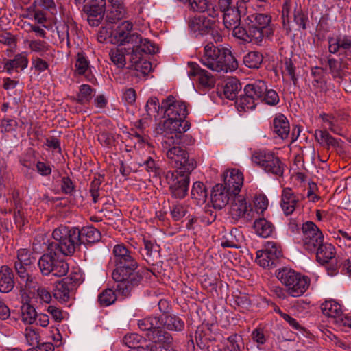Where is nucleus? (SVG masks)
<instances>
[{"mask_svg": "<svg viewBox=\"0 0 351 351\" xmlns=\"http://www.w3.org/2000/svg\"><path fill=\"white\" fill-rule=\"evenodd\" d=\"M111 261L114 265L112 277L117 282L116 291L123 296H128L143 280L142 275L137 271L136 255L123 243L117 244L112 250Z\"/></svg>", "mask_w": 351, "mask_h": 351, "instance_id": "f257e3e1", "label": "nucleus"}, {"mask_svg": "<svg viewBox=\"0 0 351 351\" xmlns=\"http://www.w3.org/2000/svg\"><path fill=\"white\" fill-rule=\"evenodd\" d=\"M52 237L54 241L48 244L47 252L40 256L38 265L43 276L51 274L55 276L62 277L68 273L69 269L64 256L73 254V248L66 244L64 239L56 238L55 230Z\"/></svg>", "mask_w": 351, "mask_h": 351, "instance_id": "f03ea898", "label": "nucleus"}, {"mask_svg": "<svg viewBox=\"0 0 351 351\" xmlns=\"http://www.w3.org/2000/svg\"><path fill=\"white\" fill-rule=\"evenodd\" d=\"M161 108L167 119L157 125L154 130L155 134H180L190 128L191 123L186 120L188 110L184 102L169 95L162 101Z\"/></svg>", "mask_w": 351, "mask_h": 351, "instance_id": "7ed1b4c3", "label": "nucleus"}, {"mask_svg": "<svg viewBox=\"0 0 351 351\" xmlns=\"http://www.w3.org/2000/svg\"><path fill=\"white\" fill-rule=\"evenodd\" d=\"M184 133L166 135L165 134H155L162 137V145L166 150V156L169 164L184 172H192L197 167V162L193 158H190L186 149L180 146Z\"/></svg>", "mask_w": 351, "mask_h": 351, "instance_id": "20e7f679", "label": "nucleus"}, {"mask_svg": "<svg viewBox=\"0 0 351 351\" xmlns=\"http://www.w3.org/2000/svg\"><path fill=\"white\" fill-rule=\"evenodd\" d=\"M200 62L215 72L228 73L238 68V62L229 49L215 46L212 43L204 46Z\"/></svg>", "mask_w": 351, "mask_h": 351, "instance_id": "39448f33", "label": "nucleus"}, {"mask_svg": "<svg viewBox=\"0 0 351 351\" xmlns=\"http://www.w3.org/2000/svg\"><path fill=\"white\" fill-rule=\"evenodd\" d=\"M55 234L58 239H64L66 244L73 248V253L81 244L95 243L101 238L100 232L93 226L83 227L80 230L60 226L55 229Z\"/></svg>", "mask_w": 351, "mask_h": 351, "instance_id": "423d86ee", "label": "nucleus"}, {"mask_svg": "<svg viewBox=\"0 0 351 351\" xmlns=\"http://www.w3.org/2000/svg\"><path fill=\"white\" fill-rule=\"evenodd\" d=\"M133 24L128 21H123L114 32L111 33L110 42L120 45H128V47L134 49L142 47L145 41L138 33L132 32Z\"/></svg>", "mask_w": 351, "mask_h": 351, "instance_id": "0eeeda50", "label": "nucleus"}, {"mask_svg": "<svg viewBox=\"0 0 351 351\" xmlns=\"http://www.w3.org/2000/svg\"><path fill=\"white\" fill-rule=\"evenodd\" d=\"M271 21V17L266 14L256 13L247 17L245 23L249 25V34L255 43H258L264 37H269L274 34Z\"/></svg>", "mask_w": 351, "mask_h": 351, "instance_id": "6e6552de", "label": "nucleus"}, {"mask_svg": "<svg viewBox=\"0 0 351 351\" xmlns=\"http://www.w3.org/2000/svg\"><path fill=\"white\" fill-rule=\"evenodd\" d=\"M158 50V48L154 43L150 40L144 42L142 47L135 48L130 51L128 67L134 69L143 75H147L152 71V64L143 58V55L155 53Z\"/></svg>", "mask_w": 351, "mask_h": 351, "instance_id": "1a4fd4ad", "label": "nucleus"}, {"mask_svg": "<svg viewBox=\"0 0 351 351\" xmlns=\"http://www.w3.org/2000/svg\"><path fill=\"white\" fill-rule=\"evenodd\" d=\"M252 160L265 172L278 176H282L284 172V165L275 154L268 150H258L253 153Z\"/></svg>", "mask_w": 351, "mask_h": 351, "instance_id": "9d476101", "label": "nucleus"}, {"mask_svg": "<svg viewBox=\"0 0 351 351\" xmlns=\"http://www.w3.org/2000/svg\"><path fill=\"white\" fill-rule=\"evenodd\" d=\"M191 173V172H184L181 170L167 172L165 179L173 197L183 199L186 197L189 190Z\"/></svg>", "mask_w": 351, "mask_h": 351, "instance_id": "9b49d317", "label": "nucleus"}, {"mask_svg": "<svg viewBox=\"0 0 351 351\" xmlns=\"http://www.w3.org/2000/svg\"><path fill=\"white\" fill-rule=\"evenodd\" d=\"M301 244L308 253L315 252L324 242V234L318 226L313 221H306L301 227Z\"/></svg>", "mask_w": 351, "mask_h": 351, "instance_id": "f8f14e48", "label": "nucleus"}, {"mask_svg": "<svg viewBox=\"0 0 351 351\" xmlns=\"http://www.w3.org/2000/svg\"><path fill=\"white\" fill-rule=\"evenodd\" d=\"M16 259L14 268L21 279V283H24L25 288H29L32 282L29 269L36 263V258L30 251L22 248L17 251Z\"/></svg>", "mask_w": 351, "mask_h": 351, "instance_id": "ddd939ff", "label": "nucleus"}, {"mask_svg": "<svg viewBox=\"0 0 351 351\" xmlns=\"http://www.w3.org/2000/svg\"><path fill=\"white\" fill-rule=\"evenodd\" d=\"M147 337L151 342L147 346L151 351H178L172 335L162 327L147 334Z\"/></svg>", "mask_w": 351, "mask_h": 351, "instance_id": "4468645a", "label": "nucleus"}, {"mask_svg": "<svg viewBox=\"0 0 351 351\" xmlns=\"http://www.w3.org/2000/svg\"><path fill=\"white\" fill-rule=\"evenodd\" d=\"M229 214L234 222L239 220L249 222L253 219L254 211L250 203L247 202L245 197L237 195L233 199Z\"/></svg>", "mask_w": 351, "mask_h": 351, "instance_id": "2eb2a0df", "label": "nucleus"}, {"mask_svg": "<svg viewBox=\"0 0 351 351\" xmlns=\"http://www.w3.org/2000/svg\"><path fill=\"white\" fill-rule=\"evenodd\" d=\"M328 51L337 54L341 60H351V35L338 34L335 37H329Z\"/></svg>", "mask_w": 351, "mask_h": 351, "instance_id": "dca6fc26", "label": "nucleus"}, {"mask_svg": "<svg viewBox=\"0 0 351 351\" xmlns=\"http://www.w3.org/2000/svg\"><path fill=\"white\" fill-rule=\"evenodd\" d=\"M282 252L277 245L268 242L263 250L257 251L256 262L263 268L270 269L276 266Z\"/></svg>", "mask_w": 351, "mask_h": 351, "instance_id": "f3484780", "label": "nucleus"}, {"mask_svg": "<svg viewBox=\"0 0 351 351\" xmlns=\"http://www.w3.org/2000/svg\"><path fill=\"white\" fill-rule=\"evenodd\" d=\"M219 10L223 13V23L226 29H232L241 24V12L232 0L219 2Z\"/></svg>", "mask_w": 351, "mask_h": 351, "instance_id": "a211bd4d", "label": "nucleus"}, {"mask_svg": "<svg viewBox=\"0 0 351 351\" xmlns=\"http://www.w3.org/2000/svg\"><path fill=\"white\" fill-rule=\"evenodd\" d=\"M222 0H190L189 8L193 12L206 13L208 16H219V4Z\"/></svg>", "mask_w": 351, "mask_h": 351, "instance_id": "6ab92c4d", "label": "nucleus"}, {"mask_svg": "<svg viewBox=\"0 0 351 351\" xmlns=\"http://www.w3.org/2000/svg\"><path fill=\"white\" fill-rule=\"evenodd\" d=\"M235 196L223 184H217L213 186L211 193L213 206L215 209L221 210L228 204L230 199H234Z\"/></svg>", "mask_w": 351, "mask_h": 351, "instance_id": "aec40b11", "label": "nucleus"}, {"mask_svg": "<svg viewBox=\"0 0 351 351\" xmlns=\"http://www.w3.org/2000/svg\"><path fill=\"white\" fill-rule=\"evenodd\" d=\"M188 66L190 77H196L199 83L204 87L212 88L214 86L215 80L210 72L202 69L196 62H189Z\"/></svg>", "mask_w": 351, "mask_h": 351, "instance_id": "412c9836", "label": "nucleus"}, {"mask_svg": "<svg viewBox=\"0 0 351 351\" xmlns=\"http://www.w3.org/2000/svg\"><path fill=\"white\" fill-rule=\"evenodd\" d=\"M213 25L214 21L205 16H194L189 18L188 21L189 28L195 36L208 34Z\"/></svg>", "mask_w": 351, "mask_h": 351, "instance_id": "4be33fe9", "label": "nucleus"}, {"mask_svg": "<svg viewBox=\"0 0 351 351\" xmlns=\"http://www.w3.org/2000/svg\"><path fill=\"white\" fill-rule=\"evenodd\" d=\"M299 197L291 188L283 189L281 193L280 207L285 215H291L299 204Z\"/></svg>", "mask_w": 351, "mask_h": 351, "instance_id": "5701e85b", "label": "nucleus"}, {"mask_svg": "<svg viewBox=\"0 0 351 351\" xmlns=\"http://www.w3.org/2000/svg\"><path fill=\"white\" fill-rule=\"evenodd\" d=\"M243 184V173L238 169H232L229 174L224 178V183L226 187L228 188L234 195H239Z\"/></svg>", "mask_w": 351, "mask_h": 351, "instance_id": "b1692460", "label": "nucleus"}, {"mask_svg": "<svg viewBox=\"0 0 351 351\" xmlns=\"http://www.w3.org/2000/svg\"><path fill=\"white\" fill-rule=\"evenodd\" d=\"M14 287V274L10 267L3 265L0 268V292L9 293Z\"/></svg>", "mask_w": 351, "mask_h": 351, "instance_id": "393cba45", "label": "nucleus"}, {"mask_svg": "<svg viewBox=\"0 0 351 351\" xmlns=\"http://www.w3.org/2000/svg\"><path fill=\"white\" fill-rule=\"evenodd\" d=\"M272 129L274 133L282 140L287 138L290 132V125L287 117L282 114L276 115L273 120Z\"/></svg>", "mask_w": 351, "mask_h": 351, "instance_id": "a878e982", "label": "nucleus"}, {"mask_svg": "<svg viewBox=\"0 0 351 351\" xmlns=\"http://www.w3.org/2000/svg\"><path fill=\"white\" fill-rule=\"evenodd\" d=\"M317 248L312 254H315L317 261L321 265L328 263L335 258V248L332 244L323 242Z\"/></svg>", "mask_w": 351, "mask_h": 351, "instance_id": "bb28decb", "label": "nucleus"}, {"mask_svg": "<svg viewBox=\"0 0 351 351\" xmlns=\"http://www.w3.org/2000/svg\"><path fill=\"white\" fill-rule=\"evenodd\" d=\"M321 310L324 315L332 318L337 325L338 319L343 315L341 306L335 300L325 301L321 304Z\"/></svg>", "mask_w": 351, "mask_h": 351, "instance_id": "cd10ccee", "label": "nucleus"}, {"mask_svg": "<svg viewBox=\"0 0 351 351\" xmlns=\"http://www.w3.org/2000/svg\"><path fill=\"white\" fill-rule=\"evenodd\" d=\"M132 48L130 47H117L112 49L109 52V56L111 61L119 68H123L126 64V61L130 58V53Z\"/></svg>", "mask_w": 351, "mask_h": 351, "instance_id": "c85d7f7f", "label": "nucleus"}, {"mask_svg": "<svg viewBox=\"0 0 351 351\" xmlns=\"http://www.w3.org/2000/svg\"><path fill=\"white\" fill-rule=\"evenodd\" d=\"M162 328L170 331L180 332L184 328V322L176 315H163L160 316Z\"/></svg>", "mask_w": 351, "mask_h": 351, "instance_id": "c756f323", "label": "nucleus"}, {"mask_svg": "<svg viewBox=\"0 0 351 351\" xmlns=\"http://www.w3.org/2000/svg\"><path fill=\"white\" fill-rule=\"evenodd\" d=\"M310 282V278L308 276L300 274L287 291L292 297H299L306 291Z\"/></svg>", "mask_w": 351, "mask_h": 351, "instance_id": "7c9ffc66", "label": "nucleus"}, {"mask_svg": "<svg viewBox=\"0 0 351 351\" xmlns=\"http://www.w3.org/2000/svg\"><path fill=\"white\" fill-rule=\"evenodd\" d=\"M314 136L317 142H318L322 147L327 149H329L331 147H338L340 145V140L333 137L326 130H315Z\"/></svg>", "mask_w": 351, "mask_h": 351, "instance_id": "2f4dec72", "label": "nucleus"}, {"mask_svg": "<svg viewBox=\"0 0 351 351\" xmlns=\"http://www.w3.org/2000/svg\"><path fill=\"white\" fill-rule=\"evenodd\" d=\"M319 119L324 123L328 126V130L332 133L343 136L342 128L339 125V121L344 119L339 114L332 113H322L319 116Z\"/></svg>", "mask_w": 351, "mask_h": 351, "instance_id": "473e14b6", "label": "nucleus"}, {"mask_svg": "<svg viewBox=\"0 0 351 351\" xmlns=\"http://www.w3.org/2000/svg\"><path fill=\"white\" fill-rule=\"evenodd\" d=\"M83 11L86 14L89 25L93 27H97L100 24L105 12V10L98 8H95L89 4L84 5Z\"/></svg>", "mask_w": 351, "mask_h": 351, "instance_id": "72a5a7b5", "label": "nucleus"}, {"mask_svg": "<svg viewBox=\"0 0 351 351\" xmlns=\"http://www.w3.org/2000/svg\"><path fill=\"white\" fill-rule=\"evenodd\" d=\"M266 83L263 80H257L247 84L244 88V93H247L256 101L262 99L266 91Z\"/></svg>", "mask_w": 351, "mask_h": 351, "instance_id": "f704fd0d", "label": "nucleus"}, {"mask_svg": "<svg viewBox=\"0 0 351 351\" xmlns=\"http://www.w3.org/2000/svg\"><path fill=\"white\" fill-rule=\"evenodd\" d=\"M301 274L288 267L279 269L276 272V277L287 288V290L293 285Z\"/></svg>", "mask_w": 351, "mask_h": 351, "instance_id": "c9c22d12", "label": "nucleus"}, {"mask_svg": "<svg viewBox=\"0 0 351 351\" xmlns=\"http://www.w3.org/2000/svg\"><path fill=\"white\" fill-rule=\"evenodd\" d=\"M301 274L288 267L279 269L276 272V277L287 288V290L293 285Z\"/></svg>", "mask_w": 351, "mask_h": 351, "instance_id": "e433bc0d", "label": "nucleus"}, {"mask_svg": "<svg viewBox=\"0 0 351 351\" xmlns=\"http://www.w3.org/2000/svg\"><path fill=\"white\" fill-rule=\"evenodd\" d=\"M162 320L158 316H149L138 320V326L142 331L147 332L146 335L162 327Z\"/></svg>", "mask_w": 351, "mask_h": 351, "instance_id": "4c0bfd02", "label": "nucleus"}, {"mask_svg": "<svg viewBox=\"0 0 351 351\" xmlns=\"http://www.w3.org/2000/svg\"><path fill=\"white\" fill-rule=\"evenodd\" d=\"M208 191L204 184L202 182H195L191 191V199L196 204H203L206 202Z\"/></svg>", "mask_w": 351, "mask_h": 351, "instance_id": "58836bf2", "label": "nucleus"}, {"mask_svg": "<svg viewBox=\"0 0 351 351\" xmlns=\"http://www.w3.org/2000/svg\"><path fill=\"white\" fill-rule=\"evenodd\" d=\"M253 228L256 233L263 238H267L271 235L274 230V226L270 221L265 218H259L254 221Z\"/></svg>", "mask_w": 351, "mask_h": 351, "instance_id": "ea45409f", "label": "nucleus"}, {"mask_svg": "<svg viewBox=\"0 0 351 351\" xmlns=\"http://www.w3.org/2000/svg\"><path fill=\"white\" fill-rule=\"evenodd\" d=\"M73 291L62 279L56 282L53 291L54 298L60 302H67L70 298V293Z\"/></svg>", "mask_w": 351, "mask_h": 351, "instance_id": "a19ab883", "label": "nucleus"}, {"mask_svg": "<svg viewBox=\"0 0 351 351\" xmlns=\"http://www.w3.org/2000/svg\"><path fill=\"white\" fill-rule=\"evenodd\" d=\"M140 167H143L150 176L157 177L160 175V168L159 160L152 156H147L145 159L138 162Z\"/></svg>", "mask_w": 351, "mask_h": 351, "instance_id": "79ce46f5", "label": "nucleus"}, {"mask_svg": "<svg viewBox=\"0 0 351 351\" xmlns=\"http://www.w3.org/2000/svg\"><path fill=\"white\" fill-rule=\"evenodd\" d=\"M21 320L25 324L31 325L36 321L37 312L29 303H25L21 307Z\"/></svg>", "mask_w": 351, "mask_h": 351, "instance_id": "37998d69", "label": "nucleus"}, {"mask_svg": "<svg viewBox=\"0 0 351 351\" xmlns=\"http://www.w3.org/2000/svg\"><path fill=\"white\" fill-rule=\"evenodd\" d=\"M235 104L238 111L246 112L254 109L257 105V101L247 93H245L237 99Z\"/></svg>", "mask_w": 351, "mask_h": 351, "instance_id": "c03bdc74", "label": "nucleus"}, {"mask_svg": "<svg viewBox=\"0 0 351 351\" xmlns=\"http://www.w3.org/2000/svg\"><path fill=\"white\" fill-rule=\"evenodd\" d=\"M241 89V85L236 78H230L226 81L223 87L225 97L230 100L234 99L237 93Z\"/></svg>", "mask_w": 351, "mask_h": 351, "instance_id": "a18cd8bd", "label": "nucleus"}, {"mask_svg": "<svg viewBox=\"0 0 351 351\" xmlns=\"http://www.w3.org/2000/svg\"><path fill=\"white\" fill-rule=\"evenodd\" d=\"M244 64L250 69H258L263 61V56L258 51H250L244 56Z\"/></svg>", "mask_w": 351, "mask_h": 351, "instance_id": "49530a36", "label": "nucleus"}, {"mask_svg": "<svg viewBox=\"0 0 351 351\" xmlns=\"http://www.w3.org/2000/svg\"><path fill=\"white\" fill-rule=\"evenodd\" d=\"M311 75L314 77L312 81L313 87L325 90L326 88V82L324 79V71L322 68L315 66L311 69Z\"/></svg>", "mask_w": 351, "mask_h": 351, "instance_id": "de8ad7c7", "label": "nucleus"}, {"mask_svg": "<svg viewBox=\"0 0 351 351\" xmlns=\"http://www.w3.org/2000/svg\"><path fill=\"white\" fill-rule=\"evenodd\" d=\"M94 90L88 84H82L80 86L79 93L77 95L76 101L80 104H88L93 97Z\"/></svg>", "mask_w": 351, "mask_h": 351, "instance_id": "09e8293b", "label": "nucleus"}, {"mask_svg": "<svg viewBox=\"0 0 351 351\" xmlns=\"http://www.w3.org/2000/svg\"><path fill=\"white\" fill-rule=\"evenodd\" d=\"M125 14L124 5H111V8L107 12V20L111 23H114L117 21L123 19Z\"/></svg>", "mask_w": 351, "mask_h": 351, "instance_id": "8fccbe9b", "label": "nucleus"}, {"mask_svg": "<svg viewBox=\"0 0 351 351\" xmlns=\"http://www.w3.org/2000/svg\"><path fill=\"white\" fill-rule=\"evenodd\" d=\"M71 23H73V21H68L67 23L60 24L56 27L57 34L60 43H63L66 42L68 48H70L69 38Z\"/></svg>", "mask_w": 351, "mask_h": 351, "instance_id": "3c124183", "label": "nucleus"}, {"mask_svg": "<svg viewBox=\"0 0 351 351\" xmlns=\"http://www.w3.org/2000/svg\"><path fill=\"white\" fill-rule=\"evenodd\" d=\"M282 74L287 75L293 82V84H296L298 78L295 75V66L292 60L289 58H285L282 61Z\"/></svg>", "mask_w": 351, "mask_h": 351, "instance_id": "603ef678", "label": "nucleus"}, {"mask_svg": "<svg viewBox=\"0 0 351 351\" xmlns=\"http://www.w3.org/2000/svg\"><path fill=\"white\" fill-rule=\"evenodd\" d=\"M117 300V295L111 289L104 290L98 297V301L101 306H108L112 304Z\"/></svg>", "mask_w": 351, "mask_h": 351, "instance_id": "864d4df0", "label": "nucleus"}, {"mask_svg": "<svg viewBox=\"0 0 351 351\" xmlns=\"http://www.w3.org/2000/svg\"><path fill=\"white\" fill-rule=\"evenodd\" d=\"M76 71L79 75H84L89 68V62L86 54L83 51H80L76 55V62L75 64Z\"/></svg>", "mask_w": 351, "mask_h": 351, "instance_id": "5fc2aeb1", "label": "nucleus"}, {"mask_svg": "<svg viewBox=\"0 0 351 351\" xmlns=\"http://www.w3.org/2000/svg\"><path fill=\"white\" fill-rule=\"evenodd\" d=\"M14 202L15 205V208L14 210V221L19 228H21L23 226H25L27 220L25 217V213L21 207V204L20 203L19 199H16L14 197Z\"/></svg>", "mask_w": 351, "mask_h": 351, "instance_id": "6e6d98bb", "label": "nucleus"}, {"mask_svg": "<svg viewBox=\"0 0 351 351\" xmlns=\"http://www.w3.org/2000/svg\"><path fill=\"white\" fill-rule=\"evenodd\" d=\"M160 110H162V108L159 99L156 97H150L145 105L147 115L156 117L158 115Z\"/></svg>", "mask_w": 351, "mask_h": 351, "instance_id": "4d7b16f0", "label": "nucleus"}, {"mask_svg": "<svg viewBox=\"0 0 351 351\" xmlns=\"http://www.w3.org/2000/svg\"><path fill=\"white\" fill-rule=\"evenodd\" d=\"M28 46L32 51L38 53L40 55H43L48 51L50 47L47 42L38 39L28 41Z\"/></svg>", "mask_w": 351, "mask_h": 351, "instance_id": "13d9d810", "label": "nucleus"}, {"mask_svg": "<svg viewBox=\"0 0 351 351\" xmlns=\"http://www.w3.org/2000/svg\"><path fill=\"white\" fill-rule=\"evenodd\" d=\"M227 341L229 343L227 347L230 351H241L244 347L242 336L237 333L228 337Z\"/></svg>", "mask_w": 351, "mask_h": 351, "instance_id": "bf43d9fd", "label": "nucleus"}, {"mask_svg": "<svg viewBox=\"0 0 351 351\" xmlns=\"http://www.w3.org/2000/svg\"><path fill=\"white\" fill-rule=\"evenodd\" d=\"M228 29L232 30V35L240 40L247 42L254 41V38L249 34V25H247V28H245L238 25L236 27Z\"/></svg>", "mask_w": 351, "mask_h": 351, "instance_id": "052dcab7", "label": "nucleus"}, {"mask_svg": "<svg viewBox=\"0 0 351 351\" xmlns=\"http://www.w3.org/2000/svg\"><path fill=\"white\" fill-rule=\"evenodd\" d=\"M104 179V177L99 175L98 177H95L90 182V193L94 203L97 202L99 199L100 186Z\"/></svg>", "mask_w": 351, "mask_h": 351, "instance_id": "680f3d73", "label": "nucleus"}, {"mask_svg": "<svg viewBox=\"0 0 351 351\" xmlns=\"http://www.w3.org/2000/svg\"><path fill=\"white\" fill-rule=\"evenodd\" d=\"M265 104L269 106H276L280 101V98L277 92L273 89H267L266 86V91L264 93V95L261 99Z\"/></svg>", "mask_w": 351, "mask_h": 351, "instance_id": "e2e57ef3", "label": "nucleus"}, {"mask_svg": "<svg viewBox=\"0 0 351 351\" xmlns=\"http://www.w3.org/2000/svg\"><path fill=\"white\" fill-rule=\"evenodd\" d=\"M24 335L29 345L33 346L38 345L40 336L34 329L31 327L26 328Z\"/></svg>", "mask_w": 351, "mask_h": 351, "instance_id": "0e129e2a", "label": "nucleus"}, {"mask_svg": "<svg viewBox=\"0 0 351 351\" xmlns=\"http://www.w3.org/2000/svg\"><path fill=\"white\" fill-rule=\"evenodd\" d=\"M186 213V206L183 204H174L172 206L171 208V215L172 218L175 221H179L180 219H181L182 217L185 216Z\"/></svg>", "mask_w": 351, "mask_h": 351, "instance_id": "69168bd1", "label": "nucleus"}, {"mask_svg": "<svg viewBox=\"0 0 351 351\" xmlns=\"http://www.w3.org/2000/svg\"><path fill=\"white\" fill-rule=\"evenodd\" d=\"M82 275L80 273H71L68 277L62 280L69 286L70 289L73 291L77 289V286L82 282Z\"/></svg>", "mask_w": 351, "mask_h": 351, "instance_id": "338daca9", "label": "nucleus"}, {"mask_svg": "<svg viewBox=\"0 0 351 351\" xmlns=\"http://www.w3.org/2000/svg\"><path fill=\"white\" fill-rule=\"evenodd\" d=\"M141 336L136 333L127 334L123 338V342L131 349H136V346L140 342Z\"/></svg>", "mask_w": 351, "mask_h": 351, "instance_id": "774afa93", "label": "nucleus"}]
</instances>
